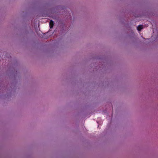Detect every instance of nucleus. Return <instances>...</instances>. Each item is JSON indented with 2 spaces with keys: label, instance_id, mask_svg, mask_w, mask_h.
Listing matches in <instances>:
<instances>
[{
  "label": "nucleus",
  "instance_id": "1",
  "mask_svg": "<svg viewBox=\"0 0 158 158\" xmlns=\"http://www.w3.org/2000/svg\"><path fill=\"white\" fill-rule=\"evenodd\" d=\"M54 25V22L52 20H51L49 23V26L51 28H52L53 27Z\"/></svg>",
  "mask_w": 158,
  "mask_h": 158
},
{
  "label": "nucleus",
  "instance_id": "2",
  "mask_svg": "<svg viewBox=\"0 0 158 158\" xmlns=\"http://www.w3.org/2000/svg\"><path fill=\"white\" fill-rule=\"evenodd\" d=\"M143 28L142 25H139L137 27V29L138 31H140Z\"/></svg>",
  "mask_w": 158,
  "mask_h": 158
}]
</instances>
